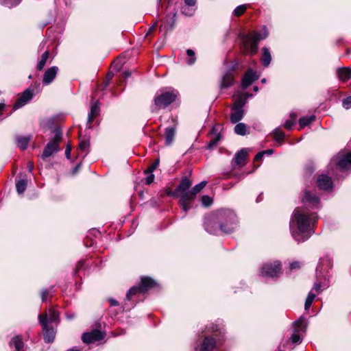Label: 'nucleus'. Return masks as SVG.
I'll return each instance as SVG.
<instances>
[{"mask_svg": "<svg viewBox=\"0 0 351 351\" xmlns=\"http://www.w3.org/2000/svg\"><path fill=\"white\" fill-rule=\"evenodd\" d=\"M317 219L315 213L310 214L306 208H296L290 223L293 237L298 242L308 239L314 232L312 226Z\"/></svg>", "mask_w": 351, "mask_h": 351, "instance_id": "f257e3e1", "label": "nucleus"}, {"mask_svg": "<svg viewBox=\"0 0 351 351\" xmlns=\"http://www.w3.org/2000/svg\"><path fill=\"white\" fill-rule=\"evenodd\" d=\"M264 33L262 34L257 32H253L248 34H242L241 38V51L243 54L254 56L258 51V42L263 40L268 36L266 27L263 28Z\"/></svg>", "mask_w": 351, "mask_h": 351, "instance_id": "f03ea898", "label": "nucleus"}, {"mask_svg": "<svg viewBox=\"0 0 351 351\" xmlns=\"http://www.w3.org/2000/svg\"><path fill=\"white\" fill-rule=\"evenodd\" d=\"M216 223L219 229L225 233H231L237 226L236 214L229 209H221L215 215Z\"/></svg>", "mask_w": 351, "mask_h": 351, "instance_id": "7ed1b4c3", "label": "nucleus"}, {"mask_svg": "<svg viewBox=\"0 0 351 351\" xmlns=\"http://www.w3.org/2000/svg\"><path fill=\"white\" fill-rule=\"evenodd\" d=\"M191 185L192 182L187 177H184L181 179L176 189L173 191L168 193L169 195L180 197L179 205L185 213H187L191 208V200L185 201L184 204L182 200L184 196L190 194L191 190L189 189Z\"/></svg>", "mask_w": 351, "mask_h": 351, "instance_id": "20e7f679", "label": "nucleus"}, {"mask_svg": "<svg viewBox=\"0 0 351 351\" xmlns=\"http://www.w3.org/2000/svg\"><path fill=\"white\" fill-rule=\"evenodd\" d=\"M177 96L178 93L175 90L156 93L154 98L152 112H155L162 108H165L176 100Z\"/></svg>", "mask_w": 351, "mask_h": 351, "instance_id": "39448f33", "label": "nucleus"}, {"mask_svg": "<svg viewBox=\"0 0 351 351\" xmlns=\"http://www.w3.org/2000/svg\"><path fill=\"white\" fill-rule=\"evenodd\" d=\"M332 264L330 259H322L317 265L316 268V278L317 281L314 283L313 289L319 291L323 286H328L326 283L322 282V278H324L326 280V276L328 269L331 268Z\"/></svg>", "mask_w": 351, "mask_h": 351, "instance_id": "423d86ee", "label": "nucleus"}, {"mask_svg": "<svg viewBox=\"0 0 351 351\" xmlns=\"http://www.w3.org/2000/svg\"><path fill=\"white\" fill-rule=\"evenodd\" d=\"M281 272V264L279 261L267 263L264 264L261 268V274L265 277L277 278Z\"/></svg>", "mask_w": 351, "mask_h": 351, "instance_id": "0eeeda50", "label": "nucleus"}, {"mask_svg": "<svg viewBox=\"0 0 351 351\" xmlns=\"http://www.w3.org/2000/svg\"><path fill=\"white\" fill-rule=\"evenodd\" d=\"M40 323L43 327L44 340L46 343H52L55 339L56 331L47 324V314L43 313L39 315Z\"/></svg>", "mask_w": 351, "mask_h": 351, "instance_id": "6e6552de", "label": "nucleus"}, {"mask_svg": "<svg viewBox=\"0 0 351 351\" xmlns=\"http://www.w3.org/2000/svg\"><path fill=\"white\" fill-rule=\"evenodd\" d=\"M332 160L340 169H348L351 166V153L339 152L335 158H333Z\"/></svg>", "mask_w": 351, "mask_h": 351, "instance_id": "1a4fd4ad", "label": "nucleus"}, {"mask_svg": "<svg viewBox=\"0 0 351 351\" xmlns=\"http://www.w3.org/2000/svg\"><path fill=\"white\" fill-rule=\"evenodd\" d=\"M302 202L312 208H318L320 204L319 197L313 191H305Z\"/></svg>", "mask_w": 351, "mask_h": 351, "instance_id": "9d476101", "label": "nucleus"}, {"mask_svg": "<svg viewBox=\"0 0 351 351\" xmlns=\"http://www.w3.org/2000/svg\"><path fill=\"white\" fill-rule=\"evenodd\" d=\"M104 337V334L99 330L95 329L91 332H84L82 336V339L83 342L88 344L99 341Z\"/></svg>", "mask_w": 351, "mask_h": 351, "instance_id": "9b49d317", "label": "nucleus"}, {"mask_svg": "<svg viewBox=\"0 0 351 351\" xmlns=\"http://www.w3.org/2000/svg\"><path fill=\"white\" fill-rule=\"evenodd\" d=\"M176 12L175 10L167 14L163 25L160 27V31H164L166 34L169 31L172 30L176 23Z\"/></svg>", "mask_w": 351, "mask_h": 351, "instance_id": "f8f14e48", "label": "nucleus"}, {"mask_svg": "<svg viewBox=\"0 0 351 351\" xmlns=\"http://www.w3.org/2000/svg\"><path fill=\"white\" fill-rule=\"evenodd\" d=\"M220 125L213 127L210 133V140L207 145L208 149H211L215 147L222 138V135L219 132Z\"/></svg>", "mask_w": 351, "mask_h": 351, "instance_id": "ddd939ff", "label": "nucleus"}, {"mask_svg": "<svg viewBox=\"0 0 351 351\" xmlns=\"http://www.w3.org/2000/svg\"><path fill=\"white\" fill-rule=\"evenodd\" d=\"M206 181H202L200 183L196 184L191 191L190 194L186 195L183 198V203L184 204L185 201L189 199L191 200V207L193 206V203L194 199H195L196 195L199 193L206 185Z\"/></svg>", "mask_w": 351, "mask_h": 351, "instance_id": "4468645a", "label": "nucleus"}, {"mask_svg": "<svg viewBox=\"0 0 351 351\" xmlns=\"http://www.w3.org/2000/svg\"><path fill=\"white\" fill-rule=\"evenodd\" d=\"M259 76L256 72H254L252 69H249L244 75L241 80V87L246 88L250 86L254 81L258 79Z\"/></svg>", "mask_w": 351, "mask_h": 351, "instance_id": "2eb2a0df", "label": "nucleus"}, {"mask_svg": "<svg viewBox=\"0 0 351 351\" xmlns=\"http://www.w3.org/2000/svg\"><path fill=\"white\" fill-rule=\"evenodd\" d=\"M249 150L247 148H243L239 151L232 159V165H237L243 167L245 164V160L248 155Z\"/></svg>", "mask_w": 351, "mask_h": 351, "instance_id": "dca6fc26", "label": "nucleus"}, {"mask_svg": "<svg viewBox=\"0 0 351 351\" xmlns=\"http://www.w3.org/2000/svg\"><path fill=\"white\" fill-rule=\"evenodd\" d=\"M317 184L319 189L328 191L332 188V181L330 177L322 174L317 180Z\"/></svg>", "mask_w": 351, "mask_h": 351, "instance_id": "f3484780", "label": "nucleus"}, {"mask_svg": "<svg viewBox=\"0 0 351 351\" xmlns=\"http://www.w3.org/2000/svg\"><path fill=\"white\" fill-rule=\"evenodd\" d=\"M33 97V93L29 89H26L21 95V96L17 99L16 102L14 105V108H19L25 105Z\"/></svg>", "mask_w": 351, "mask_h": 351, "instance_id": "a211bd4d", "label": "nucleus"}, {"mask_svg": "<svg viewBox=\"0 0 351 351\" xmlns=\"http://www.w3.org/2000/svg\"><path fill=\"white\" fill-rule=\"evenodd\" d=\"M58 68L56 66H53L49 68L44 73L43 82L45 85H48L53 82L55 79Z\"/></svg>", "mask_w": 351, "mask_h": 351, "instance_id": "6ab92c4d", "label": "nucleus"}, {"mask_svg": "<svg viewBox=\"0 0 351 351\" xmlns=\"http://www.w3.org/2000/svg\"><path fill=\"white\" fill-rule=\"evenodd\" d=\"M177 130V124L175 123L173 125L167 127L165 130V144L167 145H171L175 138Z\"/></svg>", "mask_w": 351, "mask_h": 351, "instance_id": "aec40b11", "label": "nucleus"}, {"mask_svg": "<svg viewBox=\"0 0 351 351\" xmlns=\"http://www.w3.org/2000/svg\"><path fill=\"white\" fill-rule=\"evenodd\" d=\"M157 286V282L152 278L144 276L141 279L140 289L141 291L145 293L148 290Z\"/></svg>", "mask_w": 351, "mask_h": 351, "instance_id": "412c9836", "label": "nucleus"}, {"mask_svg": "<svg viewBox=\"0 0 351 351\" xmlns=\"http://www.w3.org/2000/svg\"><path fill=\"white\" fill-rule=\"evenodd\" d=\"M215 346V340L213 338L206 337L202 346L195 348L196 351H212Z\"/></svg>", "mask_w": 351, "mask_h": 351, "instance_id": "4be33fe9", "label": "nucleus"}, {"mask_svg": "<svg viewBox=\"0 0 351 351\" xmlns=\"http://www.w3.org/2000/svg\"><path fill=\"white\" fill-rule=\"evenodd\" d=\"M59 150V147L58 145H56L53 142H49L45 146L43 154V159H45L49 156H51L53 153L57 152Z\"/></svg>", "mask_w": 351, "mask_h": 351, "instance_id": "5701e85b", "label": "nucleus"}, {"mask_svg": "<svg viewBox=\"0 0 351 351\" xmlns=\"http://www.w3.org/2000/svg\"><path fill=\"white\" fill-rule=\"evenodd\" d=\"M89 146H90V141L89 138H80V143H79V154L82 156V158H84L87 154L89 152Z\"/></svg>", "mask_w": 351, "mask_h": 351, "instance_id": "b1692460", "label": "nucleus"}, {"mask_svg": "<svg viewBox=\"0 0 351 351\" xmlns=\"http://www.w3.org/2000/svg\"><path fill=\"white\" fill-rule=\"evenodd\" d=\"M99 101H97L95 104H92L90 106V111L88 114V124L89 125V128H91V123L93 119L97 117L99 114Z\"/></svg>", "mask_w": 351, "mask_h": 351, "instance_id": "393cba45", "label": "nucleus"}, {"mask_svg": "<svg viewBox=\"0 0 351 351\" xmlns=\"http://www.w3.org/2000/svg\"><path fill=\"white\" fill-rule=\"evenodd\" d=\"M244 116V110L241 108L232 107L230 121L232 123H237L241 121Z\"/></svg>", "mask_w": 351, "mask_h": 351, "instance_id": "a878e982", "label": "nucleus"}, {"mask_svg": "<svg viewBox=\"0 0 351 351\" xmlns=\"http://www.w3.org/2000/svg\"><path fill=\"white\" fill-rule=\"evenodd\" d=\"M339 79L342 82H347L351 77V69L347 67L339 69L337 71Z\"/></svg>", "mask_w": 351, "mask_h": 351, "instance_id": "bb28decb", "label": "nucleus"}, {"mask_svg": "<svg viewBox=\"0 0 351 351\" xmlns=\"http://www.w3.org/2000/svg\"><path fill=\"white\" fill-rule=\"evenodd\" d=\"M234 83L233 75L230 72L226 73L222 78L221 87L227 88L231 86Z\"/></svg>", "mask_w": 351, "mask_h": 351, "instance_id": "cd10ccee", "label": "nucleus"}, {"mask_svg": "<svg viewBox=\"0 0 351 351\" xmlns=\"http://www.w3.org/2000/svg\"><path fill=\"white\" fill-rule=\"evenodd\" d=\"M31 140V136H19L16 138L17 146L21 149H25Z\"/></svg>", "mask_w": 351, "mask_h": 351, "instance_id": "c85d7f7f", "label": "nucleus"}, {"mask_svg": "<svg viewBox=\"0 0 351 351\" xmlns=\"http://www.w3.org/2000/svg\"><path fill=\"white\" fill-rule=\"evenodd\" d=\"M271 60V56L269 49L266 47H264L263 49V53L261 56V62L263 65L265 67H267L269 65Z\"/></svg>", "mask_w": 351, "mask_h": 351, "instance_id": "c756f323", "label": "nucleus"}, {"mask_svg": "<svg viewBox=\"0 0 351 351\" xmlns=\"http://www.w3.org/2000/svg\"><path fill=\"white\" fill-rule=\"evenodd\" d=\"M10 346L14 347L15 351H21L23 347V342L20 336H16L10 341Z\"/></svg>", "mask_w": 351, "mask_h": 351, "instance_id": "7c9ffc66", "label": "nucleus"}, {"mask_svg": "<svg viewBox=\"0 0 351 351\" xmlns=\"http://www.w3.org/2000/svg\"><path fill=\"white\" fill-rule=\"evenodd\" d=\"M143 292L141 291V289L139 287H132L130 289V290L128 291L126 294V299L128 300H132L136 296H138L141 293H143Z\"/></svg>", "mask_w": 351, "mask_h": 351, "instance_id": "2f4dec72", "label": "nucleus"}, {"mask_svg": "<svg viewBox=\"0 0 351 351\" xmlns=\"http://www.w3.org/2000/svg\"><path fill=\"white\" fill-rule=\"evenodd\" d=\"M246 102V97H244V95L241 93L234 99V105L232 107L243 109Z\"/></svg>", "mask_w": 351, "mask_h": 351, "instance_id": "473e14b6", "label": "nucleus"}, {"mask_svg": "<svg viewBox=\"0 0 351 351\" xmlns=\"http://www.w3.org/2000/svg\"><path fill=\"white\" fill-rule=\"evenodd\" d=\"M315 119V117L314 115H311L309 117H301L299 119L300 129H302V128L308 125L310 123H311L313 121H314Z\"/></svg>", "mask_w": 351, "mask_h": 351, "instance_id": "72a5a7b5", "label": "nucleus"}, {"mask_svg": "<svg viewBox=\"0 0 351 351\" xmlns=\"http://www.w3.org/2000/svg\"><path fill=\"white\" fill-rule=\"evenodd\" d=\"M59 318V313L58 311L53 308L49 310V315H47V324L49 323L58 322Z\"/></svg>", "mask_w": 351, "mask_h": 351, "instance_id": "f704fd0d", "label": "nucleus"}, {"mask_svg": "<svg viewBox=\"0 0 351 351\" xmlns=\"http://www.w3.org/2000/svg\"><path fill=\"white\" fill-rule=\"evenodd\" d=\"M273 134H274V140L278 143L281 145L282 143L283 142L285 136V133L281 130H280L279 128H276L274 130Z\"/></svg>", "mask_w": 351, "mask_h": 351, "instance_id": "c9c22d12", "label": "nucleus"}, {"mask_svg": "<svg viewBox=\"0 0 351 351\" xmlns=\"http://www.w3.org/2000/svg\"><path fill=\"white\" fill-rule=\"evenodd\" d=\"M49 51H46L45 52H44L43 53V55L41 56V59L37 64V69L38 71L43 70V69L44 68V66L46 64V62L49 58Z\"/></svg>", "mask_w": 351, "mask_h": 351, "instance_id": "e433bc0d", "label": "nucleus"}, {"mask_svg": "<svg viewBox=\"0 0 351 351\" xmlns=\"http://www.w3.org/2000/svg\"><path fill=\"white\" fill-rule=\"evenodd\" d=\"M27 187V180L25 179L19 180L16 183V191L19 194H22L24 193Z\"/></svg>", "mask_w": 351, "mask_h": 351, "instance_id": "4c0bfd02", "label": "nucleus"}, {"mask_svg": "<svg viewBox=\"0 0 351 351\" xmlns=\"http://www.w3.org/2000/svg\"><path fill=\"white\" fill-rule=\"evenodd\" d=\"M234 132L239 135L243 136L246 134V125L243 123H239L234 127Z\"/></svg>", "mask_w": 351, "mask_h": 351, "instance_id": "58836bf2", "label": "nucleus"}, {"mask_svg": "<svg viewBox=\"0 0 351 351\" xmlns=\"http://www.w3.org/2000/svg\"><path fill=\"white\" fill-rule=\"evenodd\" d=\"M315 298V295L314 293H313L312 292H310L308 294L307 298L305 301V304H304L305 310H308L311 307Z\"/></svg>", "mask_w": 351, "mask_h": 351, "instance_id": "ea45409f", "label": "nucleus"}, {"mask_svg": "<svg viewBox=\"0 0 351 351\" xmlns=\"http://www.w3.org/2000/svg\"><path fill=\"white\" fill-rule=\"evenodd\" d=\"M186 54L189 57V58L187 60V64L189 65L193 64L196 60L194 51L189 49L186 50Z\"/></svg>", "mask_w": 351, "mask_h": 351, "instance_id": "a19ab883", "label": "nucleus"}, {"mask_svg": "<svg viewBox=\"0 0 351 351\" xmlns=\"http://www.w3.org/2000/svg\"><path fill=\"white\" fill-rule=\"evenodd\" d=\"M21 1V0H3L1 3L8 8H12L19 4Z\"/></svg>", "mask_w": 351, "mask_h": 351, "instance_id": "79ce46f5", "label": "nucleus"}, {"mask_svg": "<svg viewBox=\"0 0 351 351\" xmlns=\"http://www.w3.org/2000/svg\"><path fill=\"white\" fill-rule=\"evenodd\" d=\"M300 329H295L294 333H293L291 336V340L293 343H298L300 342L301 339L300 335L298 334L300 332Z\"/></svg>", "mask_w": 351, "mask_h": 351, "instance_id": "37998d69", "label": "nucleus"}, {"mask_svg": "<svg viewBox=\"0 0 351 351\" xmlns=\"http://www.w3.org/2000/svg\"><path fill=\"white\" fill-rule=\"evenodd\" d=\"M62 132L59 130H56V134L54 135V137L53 139L50 140L49 141L50 142H53L56 143V145H58V143L61 141L62 140Z\"/></svg>", "mask_w": 351, "mask_h": 351, "instance_id": "c03bdc74", "label": "nucleus"}, {"mask_svg": "<svg viewBox=\"0 0 351 351\" xmlns=\"http://www.w3.org/2000/svg\"><path fill=\"white\" fill-rule=\"evenodd\" d=\"M246 8H247L245 5H241L237 6L234 10V15H236L237 16H241L245 12Z\"/></svg>", "mask_w": 351, "mask_h": 351, "instance_id": "a18cd8bd", "label": "nucleus"}, {"mask_svg": "<svg viewBox=\"0 0 351 351\" xmlns=\"http://www.w3.org/2000/svg\"><path fill=\"white\" fill-rule=\"evenodd\" d=\"M202 203L204 206H210L213 204L212 198L208 195H203L201 199Z\"/></svg>", "mask_w": 351, "mask_h": 351, "instance_id": "49530a36", "label": "nucleus"}, {"mask_svg": "<svg viewBox=\"0 0 351 351\" xmlns=\"http://www.w3.org/2000/svg\"><path fill=\"white\" fill-rule=\"evenodd\" d=\"M159 159H156V161L150 165L146 170L144 171L145 173H152V172L158 167L159 165Z\"/></svg>", "mask_w": 351, "mask_h": 351, "instance_id": "de8ad7c7", "label": "nucleus"}, {"mask_svg": "<svg viewBox=\"0 0 351 351\" xmlns=\"http://www.w3.org/2000/svg\"><path fill=\"white\" fill-rule=\"evenodd\" d=\"M52 287L49 289H45L43 291L41 294V298L43 302H46L49 295H51Z\"/></svg>", "mask_w": 351, "mask_h": 351, "instance_id": "09e8293b", "label": "nucleus"}, {"mask_svg": "<svg viewBox=\"0 0 351 351\" xmlns=\"http://www.w3.org/2000/svg\"><path fill=\"white\" fill-rule=\"evenodd\" d=\"M342 105L346 109H349L351 108V96H349L342 101Z\"/></svg>", "mask_w": 351, "mask_h": 351, "instance_id": "8fccbe9b", "label": "nucleus"}, {"mask_svg": "<svg viewBox=\"0 0 351 351\" xmlns=\"http://www.w3.org/2000/svg\"><path fill=\"white\" fill-rule=\"evenodd\" d=\"M304 319L302 317L299 318L298 320L293 322V326L295 329H300V328L304 324Z\"/></svg>", "mask_w": 351, "mask_h": 351, "instance_id": "3c124183", "label": "nucleus"}, {"mask_svg": "<svg viewBox=\"0 0 351 351\" xmlns=\"http://www.w3.org/2000/svg\"><path fill=\"white\" fill-rule=\"evenodd\" d=\"M295 123V122L293 121V120H291V119H288L285 121V124H284V127L287 129V130H291L293 126L294 125V124Z\"/></svg>", "mask_w": 351, "mask_h": 351, "instance_id": "603ef678", "label": "nucleus"}, {"mask_svg": "<svg viewBox=\"0 0 351 351\" xmlns=\"http://www.w3.org/2000/svg\"><path fill=\"white\" fill-rule=\"evenodd\" d=\"M148 176L145 178V183L147 184H151L154 180V175L153 173H147Z\"/></svg>", "mask_w": 351, "mask_h": 351, "instance_id": "864d4df0", "label": "nucleus"}, {"mask_svg": "<svg viewBox=\"0 0 351 351\" xmlns=\"http://www.w3.org/2000/svg\"><path fill=\"white\" fill-rule=\"evenodd\" d=\"M300 267H301V264L300 262H298V261L292 262L290 264V269L291 270L300 269Z\"/></svg>", "mask_w": 351, "mask_h": 351, "instance_id": "5fc2aeb1", "label": "nucleus"}, {"mask_svg": "<svg viewBox=\"0 0 351 351\" xmlns=\"http://www.w3.org/2000/svg\"><path fill=\"white\" fill-rule=\"evenodd\" d=\"M265 154V152H258L254 157V161H259L262 160L263 156Z\"/></svg>", "mask_w": 351, "mask_h": 351, "instance_id": "6e6d98bb", "label": "nucleus"}, {"mask_svg": "<svg viewBox=\"0 0 351 351\" xmlns=\"http://www.w3.org/2000/svg\"><path fill=\"white\" fill-rule=\"evenodd\" d=\"M71 147L70 145H67L65 150V156L67 159L71 158Z\"/></svg>", "mask_w": 351, "mask_h": 351, "instance_id": "4d7b16f0", "label": "nucleus"}, {"mask_svg": "<svg viewBox=\"0 0 351 351\" xmlns=\"http://www.w3.org/2000/svg\"><path fill=\"white\" fill-rule=\"evenodd\" d=\"M112 66L117 71L120 70L121 67V64L118 62V60H114L112 63Z\"/></svg>", "mask_w": 351, "mask_h": 351, "instance_id": "13d9d810", "label": "nucleus"}, {"mask_svg": "<svg viewBox=\"0 0 351 351\" xmlns=\"http://www.w3.org/2000/svg\"><path fill=\"white\" fill-rule=\"evenodd\" d=\"M206 230L207 232H208L210 234H216V230L213 229L208 224L206 225Z\"/></svg>", "mask_w": 351, "mask_h": 351, "instance_id": "bf43d9fd", "label": "nucleus"}, {"mask_svg": "<svg viewBox=\"0 0 351 351\" xmlns=\"http://www.w3.org/2000/svg\"><path fill=\"white\" fill-rule=\"evenodd\" d=\"M186 5L189 6H193L196 3V0H184Z\"/></svg>", "mask_w": 351, "mask_h": 351, "instance_id": "052dcab7", "label": "nucleus"}, {"mask_svg": "<svg viewBox=\"0 0 351 351\" xmlns=\"http://www.w3.org/2000/svg\"><path fill=\"white\" fill-rule=\"evenodd\" d=\"M109 302L111 306H118L119 305V302L115 299H113V298H110Z\"/></svg>", "mask_w": 351, "mask_h": 351, "instance_id": "680f3d73", "label": "nucleus"}, {"mask_svg": "<svg viewBox=\"0 0 351 351\" xmlns=\"http://www.w3.org/2000/svg\"><path fill=\"white\" fill-rule=\"evenodd\" d=\"M297 119V114L295 112H291L290 114V119L293 120L294 122H295Z\"/></svg>", "mask_w": 351, "mask_h": 351, "instance_id": "e2e57ef3", "label": "nucleus"}, {"mask_svg": "<svg viewBox=\"0 0 351 351\" xmlns=\"http://www.w3.org/2000/svg\"><path fill=\"white\" fill-rule=\"evenodd\" d=\"M27 169L29 170V171H32V170L34 169V164L32 162H28L27 163Z\"/></svg>", "mask_w": 351, "mask_h": 351, "instance_id": "0e129e2a", "label": "nucleus"}, {"mask_svg": "<svg viewBox=\"0 0 351 351\" xmlns=\"http://www.w3.org/2000/svg\"><path fill=\"white\" fill-rule=\"evenodd\" d=\"M156 27V23L154 24L153 26H152L149 29V31L147 32V34H150Z\"/></svg>", "mask_w": 351, "mask_h": 351, "instance_id": "69168bd1", "label": "nucleus"}, {"mask_svg": "<svg viewBox=\"0 0 351 351\" xmlns=\"http://www.w3.org/2000/svg\"><path fill=\"white\" fill-rule=\"evenodd\" d=\"M4 108H5V104L0 103V114H1V112L4 110Z\"/></svg>", "mask_w": 351, "mask_h": 351, "instance_id": "338daca9", "label": "nucleus"}, {"mask_svg": "<svg viewBox=\"0 0 351 351\" xmlns=\"http://www.w3.org/2000/svg\"><path fill=\"white\" fill-rule=\"evenodd\" d=\"M130 75H131V73L130 71H128L124 72V77H128L130 76Z\"/></svg>", "mask_w": 351, "mask_h": 351, "instance_id": "774afa93", "label": "nucleus"}]
</instances>
